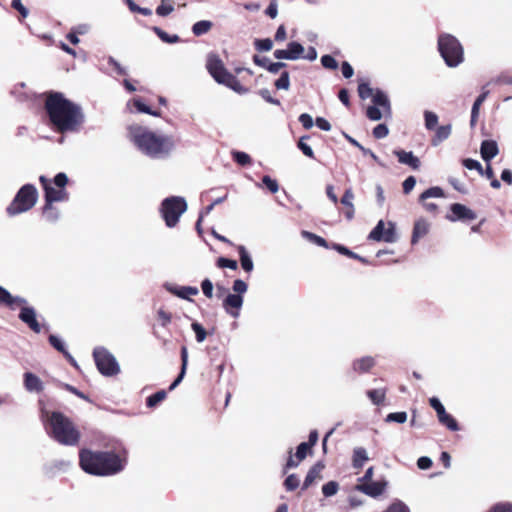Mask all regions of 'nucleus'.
Wrapping results in <instances>:
<instances>
[{
    "instance_id": "obj_1",
    "label": "nucleus",
    "mask_w": 512,
    "mask_h": 512,
    "mask_svg": "<svg viewBox=\"0 0 512 512\" xmlns=\"http://www.w3.org/2000/svg\"><path fill=\"white\" fill-rule=\"evenodd\" d=\"M45 111L51 124L60 133H77L85 122L82 107L60 92H50L46 96Z\"/></svg>"
},
{
    "instance_id": "obj_2",
    "label": "nucleus",
    "mask_w": 512,
    "mask_h": 512,
    "mask_svg": "<svg viewBox=\"0 0 512 512\" xmlns=\"http://www.w3.org/2000/svg\"><path fill=\"white\" fill-rule=\"evenodd\" d=\"M128 131L137 149L151 159H166L175 149L176 144L171 135L157 134L140 125H132Z\"/></svg>"
},
{
    "instance_id": "obj_3",
    "label": "nucleus",
    "mask_w": 512,
    "mask_h": 512,
    "mask_svg": "<svg viewBox=\"0 0 512 512\" xmlns=\"http://www.w3.org/2000/svg\"><path fill=\"white\" fill-rule=\"evenodd\" d=\"M80 466L88 474L110 476L121 472L126 458L111 451H91L83 449L79 454Z\"/></svg>"
},
{
    "instance_id": "obj_4",
    "label": "nucleus",
    "mask_w": 512,
    "mask_h": 512,
    "mask_svg": "<svg viewBox=\"0 0 512 512\" xmlns=\"http://www.w3.org/2000/svg\"><path fill=\"white\" fill-rule=\"evenodd\" d=\"M46 431L51 438L65 446H75L80 440V432L74 423L61 412L49 413L41 410Z\"/></svg>"
},
{
    "instance_id": "obj_5",
    "label": "nucleus",
    "mask_w": 512,
    "mask_h": 512,
    "mask_svg": "<svg viewBox=\"0 0 512 512\" xmlns=\"http://www.w3.org/2000/svg\"><path fill=\"white\" fill-rule=\"evenodd\" d=\"M438 51L445 64L456 68L464 61V49L460 41L449 33H441L437 41Z\"/></svg>"
},
{
    "instance_id": "obj_6",
    "label": "nucleus",
    "mask_w": 512,
    "mask_h": 512,
    "mask_svg": "<svg viewBox=\"0 0 512 512\" xmlns=\"http://www.w3.org/2000/svg\"><path fill=\"white\" fill-rule=\"evenodd\" d=\"M39 181L44 189L45 203L64 202L69 199V194L65 189L68 183L65 173L56 174L53 180L42 175L39 177Z\"/></svg>"
},
{
    "instance_id": "obj_7",
    "label": "nucleus",
    "mask_w": 512,
    "mask_h": 512,
    "mask_svg": "<svg viewBox=\"0 0 512 512\" xmlns=\"http://www.w3.org/2000/svg\"><path fill=\"white\" fill-rule=\"evenodd\" d=\"M37 199L38 192L36 187L32 184H26L20 188L13 201L7 207V214L9 216H16L27 212L34 207Z\"/></svg>"
},
{
    "instance_id": "obj_8",
    "label": "nucleus",
    "mask_w": 512,
    "mask_h": 512,
    "mask_svg": "<svg viewBox=\"0 0 512 512\" xmlns=\"http://www.w3.org/2000/svg\"><path fill=\"white\" fill-rule=\"evenodd\" d=\"M187 210V203L183 197L171 196L165 198L161 203L160 212L169 227H175L179 222L180 217Z\"/></svg>"
},
{
    "instance_id": "obj_9",
    "label": "nucleus",
    "mask_w": 512,
    "mask_h": 512,
    "mask_svg": "<svg viewBox=\"0 0 512 512\" xmlns=\"http://www.w3.org/2000/svg\"><path fill=\"white\" fill-rule=\"evenodd\" d=\"M93 357L99 372L104 376H114L119 373L120 367L115 357L104 347H96Z\"/></svg>"
},
{
    "instance_id": "obj_10",
    "label": "nucleus",
    "mask_w": 512,
    "mask_h": 512,
    "mask_svg": "<svg viewBox=\"0 0 512 512\" xmlns=\"http://www.w3.org/2000/svg\"><path fill=\"white\" fill-rule=\"evenodd\" d=\"M14 299H20L23 302H12L10 305H6L10 309H15L17 306L21 307L18 315L19 319L25 323L35 333L41 332V326L36 319V310L34 307L28 305V301L20 296H13Z\"/></svg>"
},
{
    "instance_id": "obj_11",
    "label": "nucleus",
    "mask_w": 512,
    "mask_h": 512,
    "mask_svg": "<svg viewBox=\"0 0 512 512\" xmlns=\"http://www.w3.org/2000/svg\"><path fill=\"white\" fill-rule=\"evenodd\" d=\"M358 94L361 99L372 97L373 103L384 109V113L391 114V105L388 96L380 89L375 91L368 83L358 85Z\"/></svg>"
},
{
    "instance_id": "obj_12",
    "label": "nucleus",
    "mask_w": 512,
    "mask_h": 512,
    "mask_svg": "<svg viewBox=\"0 0 512 512\" xmlns=\"http://www.w3.org/2000/svg\"><path fill=\"white\" fill-rule=\"evenodd\" d=\"M368 238L374 241H384L386 243H394L397 240L395 225L388 222V228H385L383 220L378 221L376 226L370 232Z\"/></svg>"
},
{
    "instance_id": "obj_13",
    "label": "nucleus",
    "mask_w": 512,
    "mask_h": 512,
    "mask_svg": "<svg viewBox=\"0 0 512 512\" xmlns=\"http://www.w3.org/2000/svg\"><path fill=\"white\" fill-rule=\"evenodd\" d=\"M206 67L210 75L219 84H222L225 81L226 75L231 74L216 54H210L208 56Z\"/></svg>"
},
{
    "instance_id": "obj_14",
    "label": "nucleus",
    "mask_w": 512,
    "mask_h": 512,
    "mask_svg": "<svg viewBox=\"0 0 512 512\" xmlns=\"http://www.w3.org/2000/svg\"><path fill=\"white\" fill-rule=\"evenodd\" d=\"M304 47L299 42H289L286 49H277L273 52V56L278 60H298L302 58Z\"/></svg>"
},
{
    "instance_id": "obj_15",
    "label": "nucleus",
    "mask_w": 512,
    "mask_h": 512,
    "mask_svg": "<svg viewBox=\"0 0 512 512\" xmlns=\"http://www.w3.org/2000/svg\"><path fill=\"white\" fill-rule=\"evenodd\" d=\"M243 302V296L230 293L223 300L222 306L227 314L233 318H237L240 315Z\"/></svg>"
},
{
    "instance_id": "obj_16",
    "label": "nucleus",
    "mask_w": 512,
    "mask_h": 512,
    "mask_svg": "<svg viewBox=\"0 0 512 512\" xmlns=\"http://www.w3.org/2000/svg\"><path fill=\"white\" fill-rule=\"evenodd\" d=\"M451 215L447 216V219L455 222L458 220H474L476 219V213L466 207L463 204L455 203L450 207Z\"/></svg>"
},
{
    "instance_id": "obj_17",
    "label": "nucleus",
    "mask_w": 512,
    "mask_h": 512,
    "mask_svg": "<svg viewBox=\"0 0 512 512\" xmlns=\"http://www.w3.org/2000/svg\"><path fill=\"white\" fill-rule=\"evenodd\" d=\"M386 484V482L360 483L355 486V489L370 497L376 498L384 492Z\"/></svg>"
},
{
    "instance_id": "obj_18",
    "label": "nucleus",
    "mask_w": 512,
    "mask_h": 512,
    "mask_svg": "<svg viewBox=\"0 0 512 512\" xmlns=\"http://www.w3.org/2000/svg\"><path fill=\"white\" fill-rule=\"evenodd\" d=\"M499 153L498 144L494 140H484L480 146V154L482 159L489 163Z\"/></svg>"
},
{
    "instance_id": "obj_19",
    "label": "nucleus",
    "mask_w": 512,
    "mask_h": 512,
    "mask_svg": "<svg viewBox=\"0 0 512 512\" xmlns=\"http://www.w3.org/2000/svg\"><path fill=\"white\" fill-rule=\"evenodd\" d=\"M375 359L371 356H364L352 362V370L357 374L368 373L375 366Z\"/></svg>"
},
{
    "instance_id": "obj_20",
    "label": "nucleus",
    "mask_w": 512,
    "mask_h": 512,
    "mask_svg": "<svg viewBox=\"0 0 512 512\" xmlns=\"http://www.w3.org/2000/svg\"><path fill=\"white\" fill-rule=\"evenodd\" d=\"M166 289L172 294L182 298V299H190V296H195L199 293L197 287L192 286H173L170 284L165 285Z\"/></svg>"
},
{
    "instance_id": "obj_21",
    "label": "nucleus",
    "mask_w": 512,
    "mask_h": 512,
    "mask_svg": "<svg viewBox=\"0 0 512 512\" xmlns=\"http://www.w3.org/2000/svg\"><path fill=\"white\" fill-rule=\"evenodd\" d=\"M24 386L29 392L39 393L44 389L41 379L31 372H26L24 374Z\"/></svg>"
},
{
    "instance_id": "obj_22",
    "label": "nucleus",
    "mask_w": 512,
    "mask_h": 512,
    "mask_svg": "<svg viewBox=\"0 0 512 512\" xmlns=\"http://www.w3.org/2000/svg\"><path fill=\"white\" fill-rule=\"evenodd\" d=\"M394 154L398 157V161L417 170L420 167V160L411 151L396 150Z\"/></svg>"
},
{
    "instance_id": "obj_23",
    "label": "nucleus",
    "mask_w": 512,
    "mask_h": 512,
    "mask_svg": "<svg viewBox=\"0 0 512 512\" xmlns=\"http://www.w3.org/2000/svg\"><path fill=\"white\" fill-rule=\"evenodd\" d=\"M353 200H354V193H353L352 189L351 188L346 189L341 198V203L346 208L344 214L348 220H352L354 218L355 207L353 204Z\"/></svg>"
},
{
    "instance_id": "obj_24",
    "label": "nucleus",
    "mask_w": 512,
    "mask_h": 512,
    "mask_svg": "<svg viewBox=\"0 0 512 512\" xmlns=\"http://www.w3.org/2000/svg\"><path fill=\"white\" fill-rule=\"evenodd\" d=\"M429 231V223L424 219H419L415 222L413 233H412V244L419 241L420 238L424 237Z\"/></svg>"
},
{
    "instance_id": "obj_25",
    "label": "nucleus",
    "mask_w": 512,
    "mask_h": 512,
    "mask_svg": "<svg viewBox=\"0 0 512 512\" xmlns=\"http://www.w3.org/2000/svg\"><path fill=\"white\" fill-rule=\"evenodd\" d=\"M435 130V135L431 140V144L433 146H438L440 143L449 138L452 132V126L450 124L442 125L437 127Z\"/></svg>"
},
{
    "instance_id": "obj_26",
    "label": "nucleus",
    "mask_w": 512,
    "mask_h": 512,
    "mask_svg": "<svg viewBox=\"0 0 512 512\" xmlns=\"http://www.w3.org/2000/svg\"><path fill=\"white\" fill-rule=\"evenodd\" d=\"M237 251L240 257L241 266L244 271L251 272L254 268V264L251 256L249 255L247 249L243 245L237 246Z\"/></svg>"
},
{
    "instance_id": "obj_27",
    "label": "nucleus",
    "mask_w": 512,
    "mask_h": 512,
    "mask_svg": "<svg viewBox=\"0 0 512 512\" xmlns=\"http://www.w3.org/2000/svg\"><path fill=\"white\" fill-rule=\"evenodd\" d=\"M222 84L241 95L246 94L248 92V89L244 87L237 79V77L233 74L226 75V79Z\"/></svg>"
},
{
    "instance_id": "obj_28",
    "label": "nucleus",
    "mask_w": 512,
    "mask_h": 512,
    "mask_svg": "<svg viewBox=\"0 0 512 512\" xmlns=\"http://www.w3.org/2000/svg\"><path fill=\"white\" fill-rule=\"evenodd\" d=\"M42 214L49 223H56L60 218V211L53 206V203H45Z\"/></svg>"
},
{
    "instance_id": "obj_29",
    "label": "nucleus",
    "mask_w": 512,
    "mask_h": 512,
    "mask_svg": "<svg viewBox=\"0 0 512 512\" xmlns=\"http://www.w3.org/2000/svg\"><path fill=\"white\" fill-rule=\"evenodd\" d=\"M366 395L374 405H380L384 402L386 397L385 389H372L366 392Z\"/></svg>"
},
{
    "instance_id": "obj_30",
    "label": "nucleus",
    "mask_w": 512,
    "mask_h": 512,
    "mask_svg": "<svg viewBox=\"0 0 512 512\" xmlns=\"http://www.w3.org/2000/svg\"><path fill=\"white\" fill-rule=\"evenodd\" d=\"M367 460H368V455H367V451L364 448L358 447V448L354 449L353 466L355 468H361L363 466L364 462Z\"/></svg>"
},
{
    "instance_id": "obj_31",
    "label": "nucleus",
    "mask_w": 512,
    "mask_h": 512,
    "mask_svg": "<svg viewBox=\"0 0 512 512\" xmlns=\"http://www.w3.org/2000/svg\"><path fill=\"white\" fill-rule=\"evenodd\" d=\"M212 22L209 20H201L192 26V32L195 36L206 34L212 28Z\"/></svg>"
},
{
    "instance_id": "obj_32",
    "label": "nucleus",
    "mask_w": 512,
    "mask_h": 512,
    "mask_svg": "<svg viewBox=\"0 0 512 512\" xmlns=\"http://www.w3.org/2000/svg\"><path fill=\"white\" fill-rule=\"evenodd\" d=\"M274 86L277 90H289L290 88V75L289 72L286 70H283L280 73V76L277 80L274 82Z\"/></svg>"
},
{
    "instance_id": "obj_33",
    "label": "nucleus",
    "mask_w": 512,
    "mask_h": 512,
    "mask_svg": "<svg viewBox=\"0 0 512 512\" xmlns=\"http://www.w3.org/2000/svg\"><path fill=\"white\" fill-rule=\"evenodd\" d=\"M153 31L165 43L174 44V43H177L180 41V38L178 35H176V34L170 35L159 27H154Z\"/></svg>"
},
{
    "instance_id": "obj_34",
    "label": "nucleus",
    "mask_w": 512,
    "mask_h": 512,
    "mask_svg": "<svg viewBox=\"0 0 512 512\" xmlns=\"http://www.w3.org/2000/svg\"><path fill=\"white\" fill-rule=\"evenodd\" d=\"M301 235L303 238H305L306 240L310 241L311 243H313L317 246H321V247H325V248L328 247L327 241L324 238H322L312 232L304 230L301 232Z\"/></svg>"
},
{
    "instance_id": "obj_35",
    "label": "nucleus",
    "mask_w": 512,
    "mask_h": 512,
    "mask_svg": "<svg viewBox=\"0 0 512 512\" xmlns=\"http://www.w3.org/2000/svg\"><path fill=\"white\" fill-rule=\"evenodd\" d=\"M444 196V191L442 188L440 187H431L427 190H425L421 195H420V201H425L426 199H429V198H441Z\"/></svg>"
},
{
    "instance_id": "obj_36",
    "label": "nucleus",
    "mask_w": 512,
    "mask_h": 512,
    "mask_svg": "<svg viewBox=\"0 0 512 512\" xmlns=\"http://www.w3.org/2000/svg\"><path fill=\"white\" fill-rule=\"evenodd\" d=\"M383 115H391V114H387V113H384L381 112L380 110V106L378 105H373V106H369L366 110V116L371 120V121H379L382 119Z\"/></svg>"
},
{
    "instance_id": "obj_37",
    "label": "nucleus",
    "mask_w": 512,
    "mask_h": 512,
    "mask_svg": "<svg viewBox=\"0 0 512 512\" xmlns=\"http://www.w3.org/2000/svg\"><path fill=\"white\" fill-rule=\"evenodd\" d=\"M425 128L427 130H434L438 124V116L432 111H424Z\"/></svg>"
},
{
    "instance_id": "obj_38",
    "label": "nucleus",
    "mask_w": 512,
    "mask_h": 512,
    "mask_svg": "<svg viewBox=\"0 0 512 512\" xmlns=\"http://www.w3.org/2000/svg\"><path fill=\"white\" fill-rule=\"evenodd\" d=\"M321 471V467L318 465L313 466L307 473L304 483H303V489H307L319 476V473Z\"/></svg>"
},
{
    "instance_id": "obj_39",
    "label": "nucleus",
    "mask_w": 512,
    "mask_h": 512,
    "mask_svg": "<svg viewBox=\"0 0 512 512\" xmlns=\"http://www.w3.org/2000/svg\"><path fill=\"white\" fill-rule=\"evenodd\" d=\"M166 391L160 390L149 396L146 400V405L150 408L156 406L158 403L166 398Z\"/></svg>"
},
{
    "instance_id": "obj_40",
    "label": "nucleus",
    "mask_w": 512,
    "mask_h": 512,
    "mask_svg": "<svg viewBox=\"0 0 512 512\" xmlns=\"http://www.w3.org/2000/svg\"><path fill=\"white\" fill-rule=\"evenodd\" d=\"M49 343L64 356H69V352L65 348L64 342L56 335L49 336Z\"/></svg>"
},
{
    "instance_id": "obj_41",
    "label": "nucleus",
    "mask_w": 512,
    "mask_h": 512,
    "mask_svg": "<svg viewBox=\"0 0 512 512\" xmlns=\"http://www.w3.org/2000/svg\"><path fill=\"white\" fill-rule=\"evenodd\" d=\"M339 490V484L336 481H329L322 486V493L325 497L334 496Z\"/></svg>"
},
{
    "instance_id": "obj_42",
    "label": "nucleus",
    "mask_w": 512,
    "mask_h": 512,
    "mask_svg": "<svg viewBox=\"0 0 512 512\" xmlns=\"http://www.w3.org/2000/svg\"><path fill=\"white\" fill-rule=\"evenodd\" d=\"M174 11V6L166 0H161L160 5L156 8V14L161 17L168 16Z\"/></svg>"
},
{
    "instance_id": "obj_43",
    "label": "nucleus",
    "mask_w": 512,
    "mask_h": 512,
    "mask_svg": "<svg viewBox=\"0 0 512 512\" xmlns=\"http://www.w3.org/2000/svg\"><path fill=\"white\" fill-rule=\"evenodd\" d=\"M487 86L488 85L486 84L482 87V93L476 98V100L473 103V106L471 109L472 112H476L479 114L480 106L486 100V98L489 94V90L486 89Z\"/></svg>"
},
{
    "instance_id": "obj_44",
    "label": "nucleus",
    "mask_w": 512,
    "mask_h": 512,
    "mask_svg": "<svg viewBox=\"0 0 512 512\" xmlns=\"http://www.w3.org/2000/svg\"><path fill=\"white\" fill-rule=\"evenodd\" d=\"M255 48L260 52L270 51L273 47V42L270 38L256 39L254 42Z\"/></svg>"
},
{
    "instance_id": "obj_45",
    "label": "nucleus",
    "mask_w": 512,
    "mask_h": 512,
    "mask_svg": "<svg viewBox=\"0 0 512 512\" xmlns=\"http://www.w3.org/2000/svg\"><path fill=\"white\" fill-rule=\"evenodd\" d=\"M308 138H309V136H302L299 139L297 146L305 156H307L309 158H314V152H313L312 148L305 142V140Z\"/></svg>"
},
{
    "instance_id": "obj_46",
    "label": "nucleus",
    "mask_w": 512,
    "mask_h": 512,
    "mask_svg": "<svg viewBox=\"0 0 512 512\" xmlns=\"http://www.w3.org/2000/svg\"><path fill=\"white\" fill-rule=\"evenodd\" d=\"M12 302H22V301L20 299L12 298L11 293L4 287L0 286V304L10 305Z\"/></svg>"
},
{
    "instance_id": "obj_47",
    "label": "nucleus",
    "mask_w": 512,
    "mask_h": 512,
    "mask_svg": "<svg viewBox=\"0 0 512 512\" xmlns=\"http://www.w3.org/2000/svg\"><path fill=\"white\" fill-rule=\"evenodd\" d=\"M439 422L446 426L451 431H458L459 425L457 421L454 419V417L450 414H447L445 417L439 420Z\"/></svg>"
},
{
    "instance_id": "obj_48",
    "label": "nucleus",
    "mask_w": 512,
    "mask_h": 512,
    "mask_svg": "<svg viewBox=\"0 0 512 512\" xmlns=\"http://www.w3.org/2000/svg\"><path fill=\"white\" fill-rule=\"evenodd\" d=\"M300 484V480L296 474H290L284 481V486L287 491L295 490Z\"/></svg>"
},
{
    "instance_id": "obj_49",
    "label": "nucleus",
    "mask_w": 512,
    "mask_h": 512,
    "mask_svg": "<svg viewBox=\"0 0 512 512\" xmlns=\"http://www.w3.org/2000/svg\"><path fill=\"white\" fill-rule=\"evenodd\" d=\"M407 420V413L406 412H394V413H389L387 416H386V419L385 421L386 422H397V423H405Z\"/></svg>"
},
{
    "instance_id": "obj_50",
    "label": "nucleus",
    "mask_w": 512,
    "mask_h": 512,
    "mask_svg": "<svg viewBox=\"0 0 512 512\" xmlns=\"http://www.w3.org/2000/svg\"><path fill=\"white\" fill-rule=\"evenodd\" d=\"M233 159L242 166L248 165L251 163V157L242 151H234L233 152Z\"/></svg>"
},
{
    "instance_id": "obj_51",
    "label": "nucleus",
    "mask_w": 512,
    "mask_h": 512,
    "mask_svg": "<svg viewBox=\"0 0 512 512\" xmlns=\"http://www.w3.org/2000/svg\"><path fill=\"white\" fill-rule=\"evenodd\" d=\"M134 106L136 110L140 113H146L153 116H159L158 112L152 111L149 106H147L144 102H142L140 99L134 100Z\"/></svg>"
},
{
    "instance_id": "obj_52",
    "label": "nucleus",
    "mask_w": 512,
    "mask_h": 512,
    "mask_svg": "<svg viewBox=\"0 0 512 512\" xmlns=\"http://www.w3.org/2000/svg\"><path fill=\"white\" fill-rule=\"evenodd\" d=\"M191 328L195 332L197 342H203L207 335L203 326L198 322H193Z\"/></svg>"
},
{
    "instance_id": "obj_53",
    "label": "nucleus",
    "mask_w": 512,
    "mask_h": 512,
    "mask_svg": "<svg viewBox=\"0 0 512 512\" xmlns=\"http://www.w3.org/2000/svg\"><path fill=\"white\" fill-rule=\"evenodd\" d=\"M216 264L219 268H229L232 270H236L238 267L237 261L225 257H219Z\"/></svg>"
},
{
    "instance_id": "obj_54",
    "label": "nucleus",
    "mask_w": 512,
    "mask_h": 512,
    "mask_svg": "<svg viewBox=\"0 0 512 512\" xmlns=\"http://www.w3.org/2000/svg\"><path fill=\"white\" fill-rule=\"evenodd\" d=\"M232 289L234 291L233 294H236V295H240L242 296L243 294H245L248 290V285L246 284V282H244L243 280L241 279H236L234 282H233V286H232Z\"/></svg>"
},
{
    "instance_id": "obj_55",
    "label": "nucleus",
    "mask_w": 512,
    "mask_h": 512,
    "mask_svg": "<svg viewBox=\"0 0 512 512\" xmlns=\"http://www.w3.org/2000/svg\"><path fill=\"white\" fill-rule=\"evenodd\" d=\"M262 183H263V185H265V186L267 187V189H268L271 193H273V194L277 193V192H278V190H279V185H278L277 181H276V180H274V179H272V178H271L270 176H268V175L263 176V178H262Z\"/></svg>"
},
{
    "instance_id": "obj_56",
    "label": "nucleus",
    "mask_w": 512,
    "mask_h": 512,
    "mask_svg": "<svg viewBox=\"0 0 512 512\" xmlns=\"http://www.w3.org/2000/svg\"><path fill=\"white\" fill-rule=\"evenodd\" d=\"M321 64L326 69L336 70L338 68V62L331 55H323L321 57Z\"/></svg>"
},
{
    "instance_id": "obj_57",
    "label": "nucleus",
    "mask_w": 512,
    "mask_h": 512,
    "mask_svg": "<svg viewBox=\"0 0 512 512\" xmlns=\"http://www.w3.org/2000/svg\"><path fill=\"white\" fill-rule=\"evenodd\" d=\"M127 1V4H128V7L129 9L132 11V12H138L144 16H150L152 14V10L149 9V8H144V7H140L138 6L134 1L132 0H126Z\"/></svg>"
},
{
    "instance_id": "obj_58",
    "label": "nucleus",
    "mask_w": 512,
    "mask_h": 512,
    "mask_svg": "<svg viewBox=\"0 0 512 512\" xmlns=\"http://www.w3.org/2000/svg\"><path fill=\"white\" fill-rule=\"evenodd\" d=\"M463 165L469 170H476L479 172V174H483V167L477 160L470 158L464 159Z\"/></svg>"
},
{
    "instance_id": "obj_59",
    "label": "nucleus",
    "mask_w": 512,
    "mask_h": 512,
    "mask_svg": "<svg viewBox=\"0 0 512 512\" xmlns=\"http://www.w3.org/2000/svg\"><path fill=\"white\" fill-rule=\"evenodd\" d=\"M388 133H389V129L385 124H378L373 129V136L376 139H383L388 135Z\"/></svg>"
},
{
    "instance_id": "obj_60",
    "label": "nucleus",
    "mask_w": 512,
    "mask_h": 512,
    "mask_svg": "<svg viewBox=\"0 0 512 512\" xmlns=\"http://www.w3.org/2000/svg\"><path fill=\"white\" fill-rule=\"evenodd\" d=\"M385 512H410L408 506L401 501L392 503Z\"/></svg>"
},
{
    "instance_id": "obj_61",
    "label": "nucleus",
    "mask_w": 512,
    "mask_h": 512,
    "mask_svg": "<svg viewBox=\"0 0 512 512\" xmlns=\"http://www.w3.org/2000/svg\"><path fill=\"white\" fill-rule=\"evenodd\" d=\"M201 289H202L203 294L207 298H212L213 297V283L211 282L210 279L206 278V279H204L202 281Z\"/></svg>"
},
{
    "instance_id": "obj_62",
    "label": "nucleus",
    "mask_w": 512,
    "mask_h": 512,
    "mask_svg": "<svg viewBox=\"0 0 512 512\" xmlns=\"http://www.w3.org/2000/svg\"><path fill=\"white\" fill-rule=\"evenodd\" d=\"M299 122L302 124V126L305 128V129H311L314 125V121H313V118L310 114L308 113H302L300 116H299Z\"/></svg>"
},
{
    "instance_id": "obj_63",
    "label": "nucleus",
    "mask_w": 512,
    "mask_h": 512,
    "mask_svg": "<svg viewBox=\"0 0 512 512\" xmlns=\"http://www.w3.org/2000/svg\"><path fill=\"white\" fill-rule=\"evenodd\" d=\"M309 449V444L306 443V442H302L298 445L297 447V450H296V458L299 460V461H302L305 459L306 455H307V451Z\"/></svg>"
},
{
    "instance_id": "obj_64",
    "label": "nucleus",
    "mask_w": 512,
    "mask_h": 512,
    "mask_svg": "<svg viewBox=\"0 0 512 512\" xmlns=\"http://www.w3.org/2000/svg\"><path fill=\"white\" fill-rule=\"evenodd\" d=\"M489 512H512V504L503 503L492 507Z\"/></svg>"
}]
</instances>
